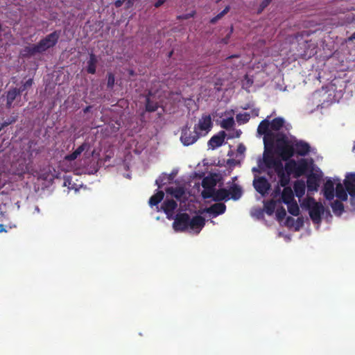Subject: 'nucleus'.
I'll return each instance as SVG.
<instances>
[{
    "instance_id": "nucleus-56",
    "label": "nucleus",
    "mask_w": 355,
    "mask_h": 355,
    "mask_svg": "<svg viewBox=\"0 0 355 355\" xmlns=\"http://www.w3.org/2000/svg\"><path fill=\"white\" fill-rule=\"evenodd\" d=\"M191 16L192 17L193 15H191ZM189 17H190V15H183V16H180L179 18H180V19H188Z\"/></svg>"
},
{
    "instance_id": "nucleus-6",
    "label": "nucleus",
    "mask_w": 355,
    "mask_h": 355,
    "mask_svg": "<svg viewBox=\"0 0 355 355\" xmlns=\"http://www.w3.org/2000/svg\"><path fill=\"white\" fill-rule=\"evenodd\" d=\"M173 227L176 232H184L189 227V215L187 213L176 214L173 223Z\"/></svg>"
},
{
    "instance_id": "nucleus-37",
    "label": "nucleus",
    "mask_w": 355,
    "mask_h": 355,
    "mask_svg": "<svg viewBox=\"0 0 355 355\" xmlns=\"http://www.w3.org/2000/svg\"><path fill=\"white\" fill-rule=\"evenodd\" d=\"M236 121L239 123H246L250 119V115L248 113L238 114L236 116Z\"/></svg>"
},
{
    "instance_id": "nucleus-14",
    "label": "nucleus",
    "mask_w": 355,
    "mask_h": 355,
    "mask_svg": "<svg viewBox=\"0 0 355 355\" xmlns=\"http://www.w3.org/2000/svg\"><path fill=\"white\" fill-rule=\"evenodd\" d=\"M226 133L225 131H220L216 135H214L208 141V146L211 149H215L223 145Z\"/></svg>"
},
{
    "instance_id": "nucleus-40",
    "label": "nucleus",
    "mask_w": 355,
    "mask_h": 355,
    "mask_svg": "<svg viewBox=\"0 0 355 355\" xmlns=\"http://www.w3.org/2000/svg\"><path fill=\"white\" fill-rule=\"evenodd\" d=\"M18 116L17 115L15 116H11L10 118L5 120L0 125V127L3 129L4 128L8 126L9 125H11L14 123H15L17 121Z\"/></svg>"
},
{
    "instance_id": "nucleus-44",
    "label": "nucleus",
    "mask_w": 355,
    "mask_h": 355,
    "mask_svg": "<svg viewBox=\"0 0 355 355\" xmlns=\"http://www.w3.org/2000/svg\"><path fill=\"white\" fill-rule=\"evenodd\" d=\"M214 189H205L202 192V196L205 199L212 198L214 200Z\"/></svg>"
},
{
    "instance_id": "nucleus-17",
    "label": "nucleus",
    "mask_w": 355,
    "mask_h": 355,
    "mask_svg": "<svg viewBox=\"0 0 355 355\" xmlns=\"http://www.w3.org/2000/svg\"><path fill=\"white\" fill-rule=\"evenodd\" d=\"M344 184L351 197H355V173H349L346 176Z\"/></svg>"
},
{
    "instance_id": "nucleus-24",
    "label": "nucleus",
    "mask_w": 355,
    "mask_h": 355,
    "mask_svg": "<svg viewBox=\"0 0 355 355\" xmlns=\"http://www.w3.org/2000/svg\"><path fill=\"white\" fill-rule=\"evenodd\" d=\"M166 192L175 198L177 200H180L185 193V190L182 187H170L166 189Z\"/></svg>"
},
{
    "instance_id": "nucleus-23",
    "label": "nucleus",
    "mask_w": 355,
    "mask_h": 355,
    "mask_svg": "<svg viewBox=\"0 0 355 355\" xmlns=\"http://www.w3.org/2000/svg\"><path fill=\"white\" fill-rule=\"evenodd\" d=\"M89 60L87 62V71L88 73L94 74L96 70L98 59L96 55L93 53H89Z\"/></svg>"
},
{
    "instance_id": "nucleus-9",
    "label": "nucleus",
    "mask_w": 355,
    "mask_h": 355,
    "mask_svg": "<svg viewBox=\"0 0 355 355\" xmlns=\"http://www.w3.org/2000/svg\"><path fill=\"white\" fill-rule=\"evenodd\" d=\"M294 155L306 156L311 151V146L304 140H293Z\"/></svg>"
},
{
    "instance_id": "nucleus-3",
    "label": "nucleus",
    "mask_w": 355,
    "mask_h": 355,
    "mask_svg": "<svg viewBox=\"0 0 355 355\" xmlns=\"http://www.w3.org/2000/svg\"><path fill=\"white\" fill-rule=\"evenodd\" d=\"M303 205L309 209V214L312 221L314 223L319 224L324 212L323 205L320 202H316L314 198L308 197L304 201Z\"/></svg>"
},
{
    "instance_id": "nucleus-46",
    "label": "nucleus",
    "mask_w": 355,
    "mask_h": 355,
    "mask_svg": "<svg viewBox=\"0 0 355 355\" xmlns=\"http://www.w3.org/2000/svg\"><path fill=\"white\" fill-rule=\"evenodd\" d=\"M272 1V0H263L259 5L258 13H261Z\"/></svg>"
},
{
    "instance_id": "nucleus-47",
    "label": "nucleus",
    "mask_w": 355,
    "mask_h": 355,
    "mask_svg": "<svg viewBox=\"0 0 355 355\" xmlns=\"http://www.w3.org/2000/svg\"><path fill=\"white\" fill-rule=\"evenodd\" d=\"M114 81H115L114 76L111 73H108L107 83V87L112 88L114 85Z\"/></svg>"
},
{
    "instance_id": "nucleus-45",
    "label": "nucleus",
    "mask_w": 355,
    "mask_h": 355,
    "mask_svg": "<svg viewBox=\"0 0 355 355\" xmlns=\"http://www.w3.org/2000/svg\"><path fill=\"white\" fill-rule=\"evenodd\" d=\"M33 83V80L32 78H29L28 80H26L23 85L20 88H17L19 89L20 94L25 91L27 88L32 86Z\"/></svg>"
},
{
    "instance_id": "nucleus-12",
    "label": "nucleus",
    "mask_w": 355,
    "mask_h": 355,
    "mask_svg": "<svg viewBox=\"0 0 355 355\" xmlns=\"http://www.w3.org/2000/svg\"><path fill=\"white\" fill-rule=\"evenodd\" d=\"M270 116H268L266 119L261 121L257 128V132L262 135H264V140L266 141L268 138L270 136L271 130L269 118Z\"/></svg>"
},
{
    "instance_id": "nucleus-2",
    "label": "nucleus",
    "mask_w": 355,
    "mask_h": 355,
    "mask_svg": "<svg viewBox=\"0 0 355 355\" xmlns=\"http://www.w3.org/2000/svg\"><path fill=\"white\" fill-rule=\"evenodd\" d=\"M276 150L282 160L288 162L294 156L293 140H289L284 134H277Z\"/></svg>"
},
{
    "instance_id": "nucleus-31",
    "label": "nucleus",
    "mask_w": 355,
    "mask_h": 355,
    "mask_svg": "<svg viewBox=\"0 0 355 355\" xmlns=\"http://www.w3.org/2000/svg\"><path fill=\"white\" fill-rule=\"evenodd\" d=\"M164 193L162 191H158L155 194L152 196L149 199L150 206L157 205L164 198Z\"/></svg>"
},
{
    "instance_id": "nucleus-53",
    "label": "nucleus",
    "mask_w": 355,
    "mask_h": 355,
    "mask_svg": "<svg viewBox=\"0 0 355 355\" xmlns=\"http://www.w3.org/2000/svg\"><path fill=\"white\" fill-rule=\"evenodd\" d=\"M166 179H167V182H171L173 178H174V175L173 174H166Z\"/></svg>"
},
{
    "instance_id": "nucleus-10",
    "label": "nucleus",
    "mask_w": 355,
    "mask_h": 355,
    "mask_svg": "<svg viewBox=\"0 0 355 355\" xmlns=\"http://www.w3.org/2000/svg\"><path fill=\"white\" fill-rule=\"evenodd\" d=\"M320 177L312 171L307 174L306 186L309 192L318 191Z\"/></svg>"
},
{
    "instance_id": "nucleus-7",
    "label": "nucleus",
    "mask_w": 355,
    "mask_h": 355,
    "mask_svg": "<svg viewBox=\"0 0 355 355\" xmlns=\"http://www.w3.org/2000/svg\"><path fill=\"white\" fill-rule=\"evenodd\" d=\"M211 118L209 114H204L199 119L198 123L194 125L195 130L202 134V136L206 135L212 128Z\"/></svg>"
},
{
    "instance_id": "nucleus-20",
    "label": "nucleus",
    "mask_w": 355,
    "mask_h": 355,
    "mask_svg": "<svg viewBox=\"0 0 355 355\" xmlns=\"http://www.w3.org/2000/svg\"><path fill=\"white\" fill-rule=\"evenodd\" d=\"M21 96L17 87H12L6 92V108L10 109L15 100Z\"/></svg>"
},
{
    "instance_id": "nucleus-22",
    "label": "nucleus",
    "mask_w": 355,
    "mask_h": 355,
    "mask_svg": "<svg viewBox=\"0 0 355 355\" xmlns=\"http://www.w3.org/2000/svg\"><path fill=\"white\" fill-rule=\"evenodd\" d=\"M21 54L22 57L31 58L35 55L36 54H41V53L37 44H35L31 46H25L22 49Z\"/></svg>"
},
{
    "instance_id": "nucleus-43",
    "label": "nucleus",
    "mask_w": 355,
    "mask_h": 355,
    "mask_svg": "<svg viewBox=\"0 0 355 355\" xmlns=\"http://www.w3.org/2000/svg\"><path fill=\"white\" fill-rule=\"evenodd\" d=\"M275 136H277V138L278 137L277 134L275 135L272 132H270V136L268 138L266 141L263 139L265 147L267 148L268 146L272 147L274 144V141Z\"/></svg>"
},
{
    "instance_id": "nucleus-59",
    "label": "nucleus",
    "mask_w": 355,
    "mask_h": 355,
    "mask_svg": "<svg viewBox=\"0 0 355 355\" xmlns=\"http://www.w3.org/2000/svg\"><path fill=\"white\" fill-rule=\"evenodd\" d=\"M127 3L128 4V6H130V5H132L131 0H128Z\"/></svg>"
},
{
    "instance_id": "nucleus-30",
    "label": "nucleus",
    "mask_w": 355,
    "mask_h": 355,
    "mask_svg": "<svg viewBox=\"0 0 355 355\" xmlns=\"http://www.w3.org/2000/svg\"><path fill=\"white\" fill-rule=\"evenodd\" d=\"M285 124V120L282 117H276L270 121V130L279 131Z\"/></svg>"
},
{
    "instance_id": "nucleus-4",
    "label": "nucleus",
    "mask_w": 355,
    "mask_h": 355,
    "mask_svg": "<svg viewBox=\"0 0 355 355\" xmlns=\"http://www.w3.org/2000/svg\"><path fill=\"white\" fill-rule=\"evenodd\" d=\"M60 37V31H54L41 39L40 42L37 43L41 54L46 52L49 49L54 47L57 44Z\"/></svg>"
},
{
    "instance_id": "nucleus-36",
    "label": "nucleus",
    "mask_w": 355,
    "mask_h": 355,
    "mask_svg": "<svg viewBox=\"0 0 355 355\" xmlns=\"http://www.w3.org/2000/svg\"><path fill=\"white\" fill-rule=\"evenodd\" d=\"M264 209L266 214L269 216L272 215L275 209V202L273 200H270L264 204Z\"/></svg>"
},
{
    "instance_id": "nucleus-49",
    "label": "nucleus",
    "mask_w": 355,
    "mask_h": 355,
    "mask_svg": "<svg viewBox=\"0 0 355 355\" xmlns=\"http://www.w3.org/2000/svg\"><path fill=\"white\" fill-rule=\"evenodd\" d=\"M297 227H295L296 230H298L301 227H302L304 224V220L302 218H298L297 219Z\"/></svg>"
},
{
    "instance_id": "nucleus-38",
    "label": "nucleus",
    "mask_w": 355,
    "mask_h": 355,
    "mask_svg": "<svg viewBox=\"0 0 355 355\" xmlns=\"http://www.w3.org/2000/svg\"><path fill=\"white\" fill-rule=\"evenodd\" d=\"M216 182L214 180L205 178L202 182V186L204 189H214Z\"/></svg>"
},
{
    "instance_id": "nucleus-58",
    "label": "nucleus",
    "mask_w": 355,
    "mask_h": 355,
    "mask_svg": "<svg viewBox=\"0 0 355 355\" xmlns=\"http://www.w3.org/2000/svg\"><path fill=\"white\" fill-rule=\"evenodd\" d=\"M349 40H355V32L352 35Z\"/></svg>"
},
{
    "instance_id": "nucleus-41",
    "label": "nucleus",
    "mask_w": 355,
    "mask_h": 355,
    "mask_svg": "<svg viewBox=\"0 0 355 355\" xmlns=\"http://www.w3.org/2000/svg\"><path fill=\"white\" fill-rule=\"evenodd\" d=\"M286 215V209L284 207H280L276 210V216L278 220H282Z\"/></svg>"
},
{
    "instance_id": "nucleus-50",
    "label": "nucleus",
    "mask_w": 355,
    "mask_h": 355,
    "mask_svg": "<svg viewBox=\"0 0 355 355\" xmlns=\"http://www.w3.org/2000/svg\"><path fill=\"white\" fill-rule=\"evenodd\" d=\"M166 1V0H157V1L155 3L154 6H155V8H159L161 6H162V5L164 3V2H165Z\"/></svg>"
},
{
    "instance_id": "nucleus-42",
    "label": "nucleus",
    "mask_w": 355,
    "mask_h": 355,
    "mask_svg": "<svg viewBox=\"0 0 355 355\" xmlns=\"http://www.w3.org/2000/svg\"><path fill=\"white\" fill-rule=\"evenodd\" d=\"M166 173H162L156 180L155 184L157 185L158 188H162V187L166 184L167 179L166 178Z\"/></svg>"
},
{
    "instance_id": "nucleus-51",
    "label": "nucleus",
    "mask_w": 355,
    "mask_h": 355,
    "mask_svg": "<svg viewBox=\"0 0 355 355\" xmlns=\"http://www.w3.org/2000/svg\"><path fill=\"white\" fill-rule=\"evenodd\" d=\"M259 113V109L254 108L251 110V114L252 116H258Z\"/></svg>"
},
{
    "instance_id": "nucleus-19",
    "label": "nucleus",
    "mask_w": 355,
    "mask_h": 355,
    "mask_svg": "<svg viewBox=\"0 0 355 355\" xmlns=\"http://www.w3.org/2000/svg\"><path fill=\"white\" fill-rule=\"evenodd\" d=\"M334 191V183L331 180H327L323 187V193L325 198L328 200H333L335 196Z\"/></svg>"
},
{
    "instance_id": "nucleus-21",
    "label": "nucleus",
    "mask_w": 355,
    "mask_h": 355,
    "mask_svg": "<svg viewBox=\"0 0 355 355\" xmlns=\"http://www.w3.org/2000/svg\"><path fill=\"white\" fill-rule=\"evenodd\" d=\"M230 199L229 191L226 189H214V201L220 202L223 200L227 201Z\"/></svg>"
},
{
    "instance_id": "nucleus-57",
    "label": "nucleus",
    "mask_w": 355,
    "mask_h": 355,
    "mask_svg": "<svg viewBox=\"0 0 355 355\" xmlns=\"http://www.w3.org/2000/svg\"><path fill=\"white\" fill-rule=\"evenodd\" d=\"M252 171L253 172H257V173H259L260 172V171L257 168H256V167H254L252 168Z\"/></svg>"
},
{
    "instance_id": "nucleus-34",
    "label": "nucleus",
    "mask_w": 355,
    "mask_h": 355,
    "mask_svg": "<svg viewBox=\"0 0 355 355\" xmlns=\"http://www.w3.org/2000/svg\"><path fill=\"white\" fill-rule=\"evenodd\" d=\"M158 105L157 102L151 101L150 98H146V110L149 112H155L157 110Z\"/></svg>"
},
{
    "instance_id": "nucleus-16",
    "label": "nucleus",
    "mask_w": 355,
    "mask_h": 355,
    "mask_svg": "<svg viewBox=\"0 0 355 355\" xmlns=\"http://www.w3.org/2000/svg\"><path fill=\"white\" fill-rule=\"evenodd\" d=\"M278 178H279V184L282 187H287V185L289 184L291 178V175H288L287 172L285 171V166H282L279 169L275 171Z\"/></svg>"
},
{
    "instance_id": "nucleus-27",
    "label": "nucleus",
    "mask_w": 355,
    "mask_h": 355,
    "mask_svg": "<svg viewBox=\"0 0 355 355\" xmlns=\"http://www.w3.org/2000/svg\"><path fill=\"white\" fill-rule=\"evenodd\" d=\"M228 191L230 196V198L234 200H238L243 194L241 187L236 184H233Z\"/></svg>"
},
{
    "instance_id": "nucleus-18",
    "label": "nucleus",
    "mask_w": 355,
    "mask_h": 355,
    "mask_svg": "<svg viewBox=\"0 0 355 355\" xmlns=\"http://www.w3.org/2000/svg\"><path fill=\"white\" fill-rule=\"evenodd\" d=\"M226 210V205L222 202L215 203L205 209L208 214H213L214 217L223 214Z\"/></svg>"
},
{
    "instance_id": "nucleus-54",
    "label": "nucleus",
    "mask_w": 355,
    "mask_h": 355,
    "mask_svg": "<svg viewBox=\"0 0 355 355\" xmlns=\"http://www.w3.org/2000/svg\"><path fill=\"white\" fill-rule=\"evenodd\" d=\"M7 230L5 229L4 225L2 224H0V233L2 232H6Z\"/></svg>"
},
{
    "instance_id": "nucleus-1",
    "label": "nucleus",
    "mask_w": 355,
    "mask_h": 355,
    "mask_svg": "<svg viewBox=\"0 0 355 355\" xmlns=\"http://www.w3.org/2000/svg\"><path fill=\"white\" fill-rule=\"evenodd\" d=\"M313 160H309L306 158H301L298 160L293 159H289L285 164V171L288 175H293L297 178L303 175H306L312 171Z\"/></svg>"
},
{
    "instance_id": "nucleus-60",
    "label": "nucleus",
    "mask_w": 355,
    "mask_h": 355,
    "mask_svg": "<svg viewBox=\"0 0 355 355\" xmlns=\"http://www.w3.org/2000/svg\"><path fill=\"white\" fill-rule=\"evenodd\" d=\"M173 54V51H171L169 53H168V57H171Z\"/></svg>"
},
{
    "instance_id": "nucleus-26",
    "label": "nucleus",
    "mask_w": 355,
    "mask_h": 355,
    "mask_svg": "<svg viewBox=\"0 0 355 355\" xmlns=\"http://www.w3.org/2000/svg\"><path fill=\"white\" fill-rule=\"evenodd\" d=\"M293 189L295 191V194L297 198H302L304 193L306 190V185L303 180H297L294 182Z\"/></svg>"
},
{
    "instance_id": "nucleus-15",
    "label": "nucleus",
    "mask_w": 355,
    "mask_h": 355,
    "mask_svg": "<svg viewBox=\"0 0 355 355\" xmlns=\"http://www.w3.org/2000/svg\"><path fill=\"white\" fill-rule=\"evenodd\" d=\"M205 225V219L201 216H195L192 218L189 217V227L198 233Z\"/></svg>"
},
{
    "instance_id": "nucleus-48",
    "label": "nucleus",
    "mask_w": 355,
    "mask_h": 355,
    "mask_svg": "<svg viewBox=\"0 0 355 355\" xmlns=\"http://www.w3.org/2000/svg\"><path fill=\"white\" fill-rule=\"evenodd\" d=\"M294 221L295 220L293 218H292L291 216H288L286 220V225L288 227H292L293 225Z\"/></svg>"
},
{
    "instance_id": "nucleus-32",
    "label": "nucleus",
    "mask_w": 355,
    "mask_h": 355,
    "mask_svg": "<svg viewBox=\"0 0 355 355\" xmlns=\"http://www.w3.org/2000/svg\"><path fill=\"white\" fill-rule=\"evenodd\" d=\"M331 207L332 208L333 212L336 216H340L344 211V205L340 200H336L334 201L331 203Z\"/></svg>"
},
{
    "instance_id": "nucleus-29",
    "label": "nucleus",
    "mask_w": 355,
    "mask_h": 355,
    "mask_svg": "<svg viewBox=\"0 0 355 355\" xmlns=\"http://www.w3.org/2000/svg\"><path fill=\"white\" fill-rule=\"evenodd\" d=\"M347 190L346 187H343L341 183H338L336 187V196L341 201H346L347 200Z\"/></svg>"
},
{
    "instance_id": "nucleus-13",
    "label": "nucleus",
    "mask_w": 355,
    "mask_h": 355,
    "mask_svg": "<svg viewBox=\"0 0 355 355\" xmlns=\"http://www.w3.org/2000/svg\"><path fill=\"white\" fill-rule=\"evenodd\" d=\"M177 207L178 204L173 199H166L162 205V209L166 214L168 218H171Z\"/></svg>"
},
{
    "instance_id": "nucleus-62",
    "label": "nucleus",
    "mask_w": 355,
    "mask_h": 355,
    "mask_svg": "<svg viewBox=\"0 0 355 355\" xmlns=\"http://www.w3.org/2000/svg\"><path fill=\"white\" fill-rule=\"evenodd\" d=\"M279 191H280V189L279 187H277V189H276V191L279 192Z\"/></svg>"
},
{
    "instance_id": "nucleus-28",
    "label": "nucleus",
    "mask_w": 355,
    "mask_h": 355,
    "mask_svg": "<svg viewBox=\"0 0 355 355\" xmlns=\"http://www.w3.org/2000/svg\"><path fill=\"white\" fill-rule=\"evenodd\" d=\"M87 147L86 143L82 144L78 148L74 150L72 153L68 154L64 157V159L67 161H73L85 150Z\"/></svg>"
},
{
    "instance_id": "nucleus-39",
    "label": "nucleus",
    "mask_w": 355,
    "mask_h": 355,
    "mask_svg": "<svg viewBox=\"0 0 355 355\" xmlns=\"http://www.w3.org/2000/svg\"><path fill=\"white\" fill-rule=\"evenodd\" d=\"M230 6H226L220 13H218L216 16L211 19L210 23L215 24L218 20L221 19L225 15H226L230 11Z\"/></svg>"
},
{
    "instance_id": "nucleus-33",
    "label": "nucleus",
    "mask_w": 355,
    "mask_h": 355,
    "mask_svg": "<svg viewBox=\"0 0 355 355\" xmlns=\"http://www.w3.org/2000/svg\"><path fill=\"white\" fill-rule=\"evenodd\" d=\"M286 205L288 206V211L291 215L297 216L300 214V209L295 200Z\"/></svg>"
},
{
    "instance_id": "nucleus-61",
    "label": "nucleus",
    "mask_w": 355,
    "mask_h": 355,
    "mask_svg": "<svg viewBox=\"0 0 355 355\" xmlns=\"http://www.w3.org/2000/svg\"><path fill=\"white\" fill-rule=\"evenodd\" d=\"M353 152L355 153V142H354V147H353Z\"/></svg>"
},
{
    "instance_id": "nucleus-8",
    "label": "nucleus",
    "mask_w": 355,
    "mask_h": 355,
    "mask_svg": "<svg viewBox=\"0 0 355 355\" xmlns=\"http://www.w3.org/2000/svg\"><path fill=\"white\" fill-rule=\"evenodd\" d=\"M253 186L256 191L262 196L266 195L270 189V184L265 177L254 178Z\"/></svg>"
},
{
    "instance_id": "nucleus-5",
    "label": "nucleus",
    "mask_w": 355,
    "mask_h": 355,
    "mask_svg": "<svg viewBox=\"0 0 355 355\" xmlns=\"http://www.w3.org/2000/svg\"><path fill=\"white\" fill-rule=\"evenodd\" d=\"M202 136L200 132H198L195 128L191 131L190 128L186 125L182 129L180 141L184 146H189L193 144Z\"/></svg>"
},
{
    "instance_id": "nucleus-11",
    "label": "nucleus",
    "mask_w": 355,
    "mask_h": 355,
    "mask_svg": "<svg viewBox=\"0 0 355 355\" xmlns=\"http://www.w3.org/2000/svg\"><path fill=\"white\" fill-rule=\"evenodd\" d=\"M263 162L268 168H273L275 171L283 166L282 161L275 158L272 154H264Z\"/></svg>"
},
{
    "instance_id": "nucleus-35",
    "label": "nucleus",
    "mask_w": 355,
    "mask_h": 355,
    "mask_svg": "<svg viewBox=\"0 0 355 355\" xmlns=\"http://www.w3.org/2000/svg\"><path fill=\"white\" fill-rule=\"evenodd\" d=\"M234 118L231 116L224 119L220 123V126L225 130H229L234 126Z\"/></svg>"
},
{
    "instance_id": "nucleus-55",
    "label": "nucleus",
    "mask_w": 355,
    "mask_h": 355,
    "mask_svg": "<svg viewBox=\"0 0 355 355\" xmlns=\"http://www.w3.org/2000/svg\"><path fill=\"white\" fill-rule=\"evenodd\" d=\"M351 205L355 208V197H351Z\"/></svg>"
},
{
    "instance_id": "nucleus-52",
    "label": "nucleus",
    "mask_w": 355,
    "mask_h": 355,
    "mask_svg": "<svg viewBox=\"0 0 355 355\" xmlns=\"http://www.w3.org/2000/svg\"><path fill=\"white\" fill-rule=\"evenodd\" d=\"M123 0H116L114 2V5L116 8L121 7L123 5Z\"/></svg>"
},
{
    "instance_id": "nucleus-25",
    "label": "nucleus",
    "mask_w": 355,
    "mask_h": 355,
    "mask_svg": "<svg viewBox=\"0 0 355 355\" xmlns=\"http://www.w3.org/2000/svg\"><path fill=\"white\" fill-rule=\"evenodd\" d=\"M282 200L284 204H290L295 200L294 193L290 187H285L282 193Z\"/></svg>"
}]
</instances>
